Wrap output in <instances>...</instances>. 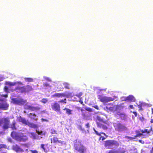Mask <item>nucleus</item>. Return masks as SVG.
<instances>
[{
  "instance_id": "obj_60",
  "label": "nucleus",
  "mask_w": 153,
  "mask_h": 153,
  "mask_svg": "<svg viewBox=\"0 0 153 153\" xmlns=\"http://www.w3.org/2000/svg\"><path fill=\"white\" fill-rule=\"evenodd\" d=\"M1 80H0V81H1Z\"/></svg>"
},
{
  "instance_id": "obj_47",
  "label": "nucleus",
  "mask_w": 153,
  "mask_h": 153,
  "mask_svg": "<svg viewBox=\"0 0 153 153\" xmlns=\"http://www.w3.org/2000/svg\"><path fill=\"white\" fill-rule=\"evenodd\" d=\"M138 107L139 108L140 110H143V109L142 108V106L140 105H137Z\"/></svg>"
},
{
  "instance_id": "obj_57",
  "label": "nucleus",
  "mask_w": 153,
  "mask_h": 153,
  "mask_svg": "<svg viewBox=\"0 0 153 153\" xmlns=\"http://www.w3.org/2000/svg\"><path fill=\"white\" fill-rule=\"evenodd\" d=\"M139 142H141L142 141V140H139Z\"/></svg>"
},
{
  "instance_id": "obj_26",
  "label": "nucleus",
  "mask_w": 153,
  "mask_h": 153,
  "mask_svg": "<svg viewBox=\"0 0 153 153\" xmlns=\"http://www.w3.org/2000/svg\"><path fill=\"white\" fill-rule=\"evenodd\" d=\"M64 110H66V113L68 114V115H70L72 114L71 112L72 111V110L70 109L66 108H65L64 109Z\"/></svg>"
},
{
  "instance_id": "obj_33",
  "label": "nucleus",
  "mask_w": 153,
  "mask_h": 153,
  "mask_svg": "<svg viewBox=\"0 0 153 153\" xmlns=\"http://www.w3.org/2000/svg\"><path fill=\"white\" fill-rule=\"evenodd\" d=\"M61 85H58V87L57 88L56 90L58 91H62L63 90L64 88L62 87H62H60Z\"/></svg>"
},
{
  "instance_id": "obj_6",
  "label": "nucleus",
  "mask_w": 153,
  "mask_h": 153,
  "mask_svg": "<svg viewBox=\"0 0 153 153\" xmlns=\"http://www.w3.org/2000/svg\"><path fill=\"white\" fill-rule=\"evenodd\" d=\"M10 123V121L9 118H3L0 120V126H1L3 124L2 128L4 130H5L9 128Z\"/></svg>"
},
{
  "instance_id": "obj_52",
  "label": "nucleus",
  "mask_w": 153,
  "mask_h": 153,
  "mask_svg": "<svg viewBox=\"0 0 153 153\" xmlns=\"http://www.w3.org/2000/svg\"><path fill=\"white\" fill-rule=\"evenodd\" d=\"M79 102L81 104H82L83 105V101H82V100H80Z\"/></svg>"
},
{
  "instance_id": "obj_21",
  "label": "nucleus",
  "mask_w": 153,
  "mask_h": 153,
  "mask_svg": "<svg viewBox=\"0 0 153 153\" xmlns=\"http://www.w3.org/2000/svg\"><path fill=\"white\" fill-rule=\"evenodd\" d=\"M28 117L35 121H36L37 120V118H36V115L35 114L30 113L28 114Z\"/></svg>"
},
{
  "instance_id": "obj_2",
  "label": "nucleus",
  "mask_w": 153,
  "mask_h": 153,
  "mask_svg": "<svg viewBox=\"0 0 153 153\" xmlns=\"http://www.w3.org/2000/svg\"><path fill=\"white\" fill-rule=\"evenodd\" d=\"M11 136L13 139L19 142H25L27 139V137L23 134H19L16 131L12 132Z\"/></svg>"
},
{
  "instance_id": "obj_10",
  "label": "nucleus",
  "mask_w": 153,
  "mask_h": 153,
  "mask_svg": "<svg viewBox=\"0 0 153 153\" xmlns=\"http://www.w3.org/2000/svg\"><path fill=\"white\" fill-rule=\"evenodd\" d=\"M51 108L52 110L56 112H60L61 107L60 105L57 102L51 104Z\"/></svg>"
},
{
  "instance_id": "obj_11",
  "label": "nucleus",
  "mask_w": 153,
  "mask_h": 153,
  "mask_svg": "<svg viewBox=\"0 0 153 153\" xmlns=\"http://www.w3.org/2000/svg\"><path fill=\"white\" fill-rule=\"evenodd\" d=\"M13 150L17 153H22L24 152V150L21 148L20 146L17 144L13 145L12 147Z\"/></svg>"
},
{
  "instance_id": "obj_32",
  "label": "nucleus",
  "mask_w": 153,
  "mask_h": 153,
  "mask_svg": "<svg viewBox=\"0 0 153 153\" xmlns=\"http://www.w3.org/2000/svg\"><path fill=\"white\" fill-rule=\"evenodd\" d=\"M64 85L65 88L68 89H70V86L68 83H64Z\"/></svg>"
},
{
  "instance_id": "obj_19",
  "label": "nucleus",
  "mask_w": 153,
  "mask_h": 153,
  "mask_svg": "<svg viewBox=\"0 0 153 153\" xmlns=\"http://www.w3.org/2000/svg\"><path fill=\"white\" fill-rule=\"evenodd\" d=\"M125 100H128L130 102H135V99L133 96L130 95L127 97L126 98Z\"/></svg>"
},
{
  "instance_id": "obj_50",
  "label": "nucleus",
  "mask_w": 153,
  "mask_h": 153,
  "mask_svg": "<svg viewBox=\"0 0 153 153\" xmlns=\"http://www.w3.org/2000/svg\"><path fill=\"white\" fill-rule=\"evenodd\" d=\"M16 82L17 83V84H18L21 85H23L22 83L21 82L19 81V82Z\"/></svg>"
},
{
  "instance_id": "obj_5",
  "label": "nucleus",
  "mask_w": 153,
  "mask_h": 153,
  "mask_svg": "<svg viewBox=\"0 0 153 153\" xmlns=\"http://www.w3.org/2000/svg\"><path fill=\"white\" fill-rule=\"evenodd\" d=\"M113 126L115 130L119 132L124 131L127 130L125 125L120 122L114 123Z\"/></svg>"
},
{
  "instance_id": "obj_24",
  "label": "nucleus",
  "mask_w": 153,
  "mask_h": 153,
  "mask_svg": "<svg viewBox=\"0 0 153 153\" xmlns=\"http://www.w3.org/2000/svg\"><path fill=\"white\" fill-rule=\"evenodd\" d=\"M7 149V146L6 145L0 144V152L2 151V149Z\"/></svg>"
},
{
  "instance_id": "obj_29",
  "label": "nucleus",
  "mask_w": 153,
  "mask_h": 153,
  "mask_svg": "<svg viewBox=\"0 0 153 153\" xmlns=\"http://www.w3.org/2000/svg\"><path fill=\"white\" fill-rule=\"evenodd\" d=\"M135 132L136 133V135L135 136V138L136 137H140L141 136L143 135V134L142 133H140V131L138 130L136 131Z\"/></svg>"
},
{
  "instance_id": "obj_55",
  "label": "nucleus",
  "mask_w": 153,
  "mask_h": 153,
  "mask_svg": "<svg viewBox=\"0 0 153 153\" xmlns=\"http://www.w3.org/2000/svg\"><path fill=\"white\" fill-rule=\"evenodd\" d=\"M151 110H152V114H153V108H152Z\"/></svg>"
},
{
  "instance_id": "obj_54",
  "label": "nucleus",
  "mask_w": 153,
  "mask_h": 153,
  "mask_svg": "<svg viewBox=\"0 0 153 153\" xmlns=\"http://www.w3.org/2000/svg\"><path fill=\"white\" fill-rule=\"evenodd\" d=\"M151 153H153V147H152V150L151 151Z\"/></svg>"
},
{
  "instance_id": "obj_20",
  "label": "nucleus",
  "mask_w": 153,
  "mask_h": 153,
  "mask_svg": "<svg viewBox=\"0 0 153 153\" xmlns=\"http://www.w3.org/2000/svg\"><path fill=\"white\" fill-rule=\"evenodd\" d=\"M27 125H28L30 127L34 128H37L38 127L37 124H34L33 123H30L29 121H28Z\"/></svg>"
},
{
  "instance_id": "obj_49",
  "label": "nucleus",
  "mask_w": 153,
  "mask_h": 153,
  "mask_svg": "<svg viewBox=\"0 0 153 153\" xmlns=\"http://www.w3.org/2000/svg\"><path fill=\"white\" fill-rule=\"evenodd\" d=\"M133 114L134 115L135 117H136L137 116V112L135 111H133L132 112Z\"/></svg>"
},
{
  "instance_id": "obj_45",
  "label": "nucleus",
  "mask_w": 153,
  "mask_h": 153,
  "mask_svg": "<svg viewBox=\"0 0 153 153\" xmlns=\"http://www.w3.org/2000/svg\"><path fill=\"white\" fill-rule=\"evenodd\" d=\"M139 120L141 121V122H143L144 120V118L143 117H139Z\"/></svg>"
},
{
  "instance_id": "obj_22",
  "label": "nucleus",
  "mask_w": 153,
  "mask_h": 153,
  "mask_svg": "<svg viewBox=\"0 0 153 153\" xmlns=\"http://www.w3.org/2000/svg\"><path fill=\"white\" fill-rule=\"evenodd\" d=\"M152 128H151V129L148 130V129H145L144 130H141V132L142 133H147V134H149L151 131Z\"/></svg>"
},
{
  "instance_id": "obj_38",
  "label": "nucleus",
  "mask_w": 153,
  "mask_h": 153,
  "mask_svg": "<svg viewBox=\"0 0 153 153\" xmlns=\"http://www.w3.org/2000/svg\"><path fill=\"white\" fill-rule=\"evenodd\" d=\"M126 138L128 139H129L130 140H132L134 139H135L136 138L135 136L134 137H132L129 136H126Z\"/></svg>"
},
{
  "instance_id": "obj_1",
  "label": "nucleus",
  "mask_w": 153,
  "mask_h": 153,
  "mask_svg": "<svg viewBox=\"0 0 153 153\" xmlns=\"http://www.w3.org/2000/svg\"><path fill=\"white\" fill-rule=\"evenodd\" d=\"M74 149L78 153H87V148L79 141L76 140L74 144Z\"/></svg>"
},
{
  "instance_id": "obj_16",
  "label": "nucleus",
  "mask_w": 153,
  "mask_h": 153,
  "mask_svg": "<svg viewBox=\"0 0 153 153\" xmlns=\"http://www.w3.org/2000/svg\"><path fill=\"white\" fill-rule=\"evenodd\" d=\"M96 124L97 127L102 128L104 130H106L108 128V126L106 125L102 124L98 122H97Z\"/></svg>"
},
{
  "instance_id": "obj_27",
  "label": "nucleus",
  "mask_w": 153,
  "mask_h": 153,
  "mask_svg": "<svg viewBox=\"0 0 153 153\" xmlns=\"http://www.w3.org/2000/svg\"><path fill=\"white\" fill-rule=\"evenodd\" d=\"M47 144H41V148L45 152H47V150L45 148V146H47Z\"/></svg>"
},
{
  "instance_id": "obj_7",
  "label": "nucleus",
  "mask_w": 153,
  "mask_h": 153,
  "mask_svg": "<svg viewBox=\"0 0 153 153\" xmlns=\"http://www.w3.org/2000/svg\"><path fill=\"white\" fill-rule=\"evenodd\" d=\"M74 95V94L72 93L66 92L65 93H55L52 96V97L59 98L66 97L67 98H69L72 97Z\"/></svg>"
},
{
  "instance_id": "obj_9",
  "label": "nucleus",
  "mask_w": 153,
  "mask_h": 153,
  "mask_svg": "<svg viewBox=\"0 0 153 153\" xmlns=\"http://www.w3.org/2000/svg\"><path fill=\"white\" fill-rule=\"evenodd\" d=\"M98 99L101 102L103 103L107 102H109L113 101L114 100V98L106 96H102L101 95H99Z\"/></svg>"
},
{
  "instance_id": "obj_35",
  "label": "nucleus",
  "mask_w": 153,
  "mask_h": 153,
  "mask_svg": "<svg viewBox=\"0 0 153 153\" xmlns=\"http://www.w3.org/2000/svg\"><path fill=\"white\" fill-rule=\"evenodd\" d=\"M25 81L28 82H33V79L31 78H25Z\"/></svg>"
},
{
  "instance_id": "obj_3",
  "label": "nucleus",
  "mask_w": 153,
  "mask_h": 153,
  "mask_svg": "<svg viewBox=\"0 0 153 153\" xmlns=\"http://www.w3.org/2000/svg\"><path fill=\"white\" fill-rule=\"evenodd\" d=\"M4 97L7 98L8 94H2L0 95V110H6L8 109L9 104L7 102L6 100L1 98Z\"/></svg>"
},
{
  "instance_id": "obj_43",
  "label": "nucleus",
  "mask_w": 153,
  "mask_h": 153,
  "mask_svg": "<svg viewBox=\"0 0 153 153\" xmlns=\"http://www.w3.org/2000/svg\"><path fill=\"white\" fill-rule=\"evenodd\" d=\"M85 110L89 112H91L92 111V109L90 108H85Z\"/></svg>"
},
{
  "instance_id": "obj_42",
  "label": "nucleus",
  "mask_w": 153,
  "mask_h": 153,
  "mask_svg": "<svg viewBox=\"0 0 153 153\" xmlns=\"http://www.w3.org/2000/svg\"><path fill=\"white\" fill-rule=\"evenodd\" d=\"M82 92H80L79 93L77 94L76 95V96L77 97H80L82 95Z\"/></svg>"
},
{
  "instance_id": "obj_30",
  "label": "nucleus",
  "mask_w": 153,
  "mask_h": 153,
  "mask_svg": "<svg viewBox=\"0 0 153 153\" xmlns=\"http://www.w3.org/2000/svg\"><path fill=\"white\" fill-rule=\"evenodd\" d=\"M16 123L15 121H14L12 123V124L11 125V128L13 130H15L16 129V127H15Z\"/></svg>"
},
{
  "instance_id": "obj_41",
  "label": "nucleus",
  "mask_w": 153,
  "mask_h": 153,
  "mask_svg": "<svg viewBox=\"0 0 153 153\" xmlns=\"http://www.w3.org/2000/svg\"><path fill=\"white\" fill-rule=\"evenodd\" d=\"M43 86L45 87H50L49 84L47 83H43Z\"/></svg>"
},
{
  "instance_id": "obj_17",
  "label": "nucleus",
  "mask_w": 153,
  "mask_h": 153,
  "mask_svg": "<svg viewBox=\"0 0 153 153\" xmlns=\"http://www.w3.org/2000/svg\"><path fill=\"white\" fill-rule=\"evenodd\" d=\"M106 108L111 111H113L114 110V107L113 106V103H109L107 104Z\"/></svg>"
},
{
  "instance_id": "obj_53",
  "label": "nucleus",
  "mask_w": 153,
  "mask_h": 153,
  "mask_svg": "<svg viewBox=\"0 0 153 153\" xmlns=\"http://www.w3.org/2000/svg\"><path fill=\"white\" fill-rule=\"evenodd\" d=\"M150 123H153V119H152L151 120Z\"/></svg>"
},
{
  "instance_id": "obj_44",
  "label": "nucleus",
  "mask_w": 153,
  "mask_h": 153,
  "mask_svg": "<svg viewBox=\"0 0 153 153\" xmlns=\"http://www.w3.org/2000/svg\"><path fill=\"white\" fill-rule=\"evenodd\" d=\"M30 151L32 153H38V152L36 150H30Z\"/></svg>"
},
{
  "instance_id": "obj_56",
  "label": "nucleus",
  "mask_w": 153,
  "mask_h": 153,
  "mask_svg": "<svg viewBox=\"0 0 153 153\" xmlns=\"http://www.w3.org/2000/svg\"><path fill=\"white\" fill-rule=\"evenodd\" d=\"M25 151L26 152H28V149H26L25 150Z\"/></svg>"
},
{
  "instance_id": "obj_48",
  "label": "nucleus",
  "mask_w": 153,
  "mask_h": 153,
  "mask_svg": "<svg viewBox=\"0 0 153 153\" xmlns=\"http://www.w3.org/2000/svg\"><path fill=\"white\" fill-rule=\"evenodd\" d=\"M89 123H87V124H85V126L87 128H89Z\"/></svg>"
},
{
  "instance_id": "obj_13",
  "label": "nucleus",
  "mask_w": 153,
  "mask_h": 153,
  "mask_svg": "<svg viewBox=\"0 0 153 153\" xmlns=\"http://www.w3.org/2000/svg\"><path fill=\"white\" fill-rule=\"evenodd\" d=\"M26 109L29 110L31 111H37L39 110L41 108L39 106H33L30 105H27Z\"/></svg>"
},
{
  "instance_id": "obj_51",
  "label": "nucleus",
  "mask_w": 153,
  "mask_h": 153,
  "mask_svg": "<svg viewBox=\"0 0 153 153\" xmlns=\"http://www.w3.org/2000/svg\"><path fill=\"white\" fill-rule=\"evenodd\" d=\"M129 107L131 109H134V107H133V105H130Z\"/></svg>"
},
{
  "instance_id": "obj_4",
  "label": "nucleus",
  "mask_w": 153,
  "mask_h": 153,
  "mask_svg": "<svg viewBox=\"0 0 153 153\" xmlns=\"http://www.w3.org/2000/svg\"><path fill=\"white\" fill-rule=\"evenodd\" d=\"M119 145V143L117 141L114 140H107L104 141V146L108 149H111L113 146L117 147Z\"/></svg>"
},
{
  "instance_id": "obj_34",
  "label": "nucleus",
  "mask_w": 153,
  "mask_h": 153,
  "mask_svg": "<svg viewBox=\"0 0 153 153\" xmlns=\"http://www.w3.org/2000/svg\"><path fill=\"white\" fill-rule=\"evenodd\" d=\"M51 133L52 134H57V131L54 129H51Z\"/></svg>"
},
{
  "instance_id": "obj_15",
  "label": "nucleus",
  "mask_w": 153,
  "mask_h": 153,
  "mask_svg": "<svg viewBox=\"0 0 153 153\" xmlns=\"http://www.w3.org/2000/svg\"><path fill=\"white\" fill-rule=\"evenodd\" d=\"M18 121L22 123L23 124L27 125L28 121L26 120L25 118H22L21 117H18L17 118Z\"/></svg>"
},
{
  "instance_id": "obj_25",
  "label": "nucleus",
  "mask_w": 153,
  "mask_h": 153,
  "mask_svg": "<svg viewBox=\"0 0 153 153\" xmlns=\"http://www.w3.org/2000/svg\"><path fill=\"white\" fill-rule=\"evenodd\" d=\"M6 84L7 85L10 86H13L16 85L17 83L16 82H6Z\"/></svg>"
},
{
  "instance_id": "obj_8",
  "label": "nucleus",
  "mask_w": 153,
  "mask_h": 153,
  "mask_svg": "<svg viewBox=\"0 0 153 153\" xmlns=\"http://www.w3.org/2000/svg\"><path fill=\"white\" fill-rule=\"evenodd\" d=\"M12 102L15 105H22L25 103L26 101L21 98H14L11 99Z\"/></svg>"
},
{
  "instance_id": "obj_12",
  "label": "nucleus",
  "mask_w": 153,
  "mask_h": 153,
  "mask_svg": "<svg viewBox=\"0 0 153 153\" xmlns=\"http://www.w3.org/2000/svg\"><path fill=\"white\" fill-rule=\"evenodd\" d=\"M14 90L17 92L21 93H25V86L20 87V86H18L15 88Z\"/></svg>"
},
{
  "instance_id": "obj_59",
  "label": "nucleus",
  "mask_w": 153,
  "mask_h": 153,
  "mask_svg": "<svg viewBox=\"0 0 153 153\" xmlns=\"http://www.w3.org/2000/svg\"><path fill=\"white\" fill-rule=\"evenodd\" d=\"M105 123H105V124H106V121H105Z\"/></svg>"
},
{
  "instance_id": "obj_46",
  "label": "nucleus",
  "mask_w": 153,
  "mask_h": 153,
  "mask_svg": "<svg viewBox=\"0 0 153 153\" xmlns=\"http://www.w3.org/2000/svg\"><path fill=\"white\" fill-rule=\"evenodd\" d=\"M93 107L95 109H97V110H98L99 109V107L97 105H95L94 106H93Z\"/></svg>"
},
{
  "instance_id": "obj_39",
  "label": "nucleus",
  "mask_w": 153,
  "mask_h": 153,
  "mask_svg": "<svg viewBox=\"0 0 153 153\" xmlns=\"http://www.w3.org/2000/svg\"><path fill=\"white\" fill-rule=\"evenodd\" d=\"M4 91L6 92H8V88L7 86H5L4 88Z\"/></svg>"
},
{
  "instance_id": "obj_23",
  "label": "nucleus",
  "mask_w": 153,
  "mask_h": 153,
  "mask_svg": "<svg viewBox=\"0 0 153 153\" xmlns=\"http://www.w3.org/2000/svg\"><path fill=\"white\" fill-rule=\"evenodd\" d=\"M94 131L95 132V133L98 136H101V134H103L105 136H106V134L104 132H99L97 131L96 130L95 128H94L93 129Z\"/></svg>"
},
{
  "instance_id": "obj_28",
  "label": "nucleus",
  "mask_w": 153,
  "mask_h": 153,
  "mask_svg": "<svg viewBox=\"0 0 153 153\" xmlns=\"http://www.w3.org/2000/svg\"><path fill=\"white\" fill-rule=\"evenodd\" d=\"M97 120L100 122H102L103 123H105V122L104 121V119L103 118H102L99 116H97Z\"/></svg>"
},
{
  "instance_id": "obj_36",
  "label": "nucleus",
  "mask_w": 153,
  "mask_h": 153,
  "mask_svg": "<svg viewBox=\"0 0 153 153\" xmlns=\"http://www.w3.org/2000/svg\"><path fill=\"white\" fill-rule=\"evenodd\" d=\"M41 102L43 103H46L48 102V100L47 98H43L41 101Z\"/></svg>"
},
{
  "instance_id": "obj_40",
  "label": "nucleus",
  "mask_w": 153,
  "mask_h": 153,
  "mask_svg": "<svg viewBox=\"0 0 153 153\" xmlns=\"http://www.w3.org/2000/svg\"><path fill=\"white\" fill-rule=\"evenodd\" d=\"M100 136V137L99 138V140H98L99 141H100L101 140H102L103 141L105 139V138L104 137L101 136H101Z\"/></svg>"
},
{
  "instance_id": "obj_37",
  "label": "nucleus",
  "mask_w": 153,
  "mask_h": 153,
  "mask_svg": "<svg viewBox=\"0 0 153 153\" xmlns=\"http://www.w3.org/2000/svg\"><path fill=\"white\" fill-rule=\"evenodd\" d=\"M59 103H63L64 104L66 103V99H65L64 100H61L59 101Z\"/></svg>"
},
{
  "instance_id": "obj_18",
  "label": "nucleus",
  "mask_w": 153,
  "mask_h": 153,
  "mask_svg": "<svg viewBox=\"0 0 153 153\" xmlns=\"http://www.w3.org/2000/svg\"><path fill=\"white\" fill-rule=\"evenodd\" d=\"M33 90V89L31 86L27 85H26V87L25 86V93L28 92L30 91H32Z\"/></svg>"
},
{
  "instance_id": "obj_58",
  "label": "nucleus",
  "mask_w": 153,
  "mask_h": 153,
  "mask_svg": "<svg viewBox=\"0 0 153 153\" xmlns=\"http://www.w3.org/2000/svg\"><path fill=\"white\" fill-rule=\"evenodd\" d=\"M23 145H25V146H26L27 145V144H23Z\"/></svg>"
},
{
  "instance_id": "obj_14",
  "label": "nucleus",
  "mask_w": 153,
  "mask_h": 153,
  "mask_svg": "<svg viewBox=\"0 0 153 153\" xmlns=\"http://www.w3.org/2000/svg\"><path fill=\"white\" fill-rule=\"evenodd\" d=\"M53 137L52 138H51V143L53 142L55 143H60L62 144V141L61 140H59V138H57L56 135H53Z\"/></svg>"
},
{
  "instance_id": "obj_31",
  "label": "nucleus",
  "mask_w": 153,
  "mask_h": 153,
  "mask_svg": "<svg viewBox=\"0 0 153 153\" xmlns=\"http://www.w3.org/2000/svg\"><path fill=\"white\" fill-rule=\"evenodd\" d=\"M36 132L39 135H45V131H39L36 130Z\"/></svg>"
}]
</instances>
